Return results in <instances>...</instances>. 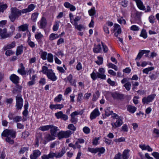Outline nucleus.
<instances>
[{
    "instance_id": "1",
    "label": "nucleus",
    "mask_w": 159,
    "mask_h": 159,
    "mask_svg": "<svg viewBox=\"0 0 159 159\" xmlns=\"http://www.w3.org/2000/svg\"><path fill=\"white\" fill-rule=\"evenodd\" d=\"M35 5L33 4L29 5L28 7L21 10H19L16 7L11 8V12L9 16V18L12 22H14L16 19L21 15L22 14H26L32 11L35 8Z\"/></svg>"
},
{
    "instance_id": "2",
    "label": "nucleus",
    "mask_w": 159,
    "mask_h": 159,
    "mask_svg": "<svg viewBox=\"0 0 159 159\" xmlns=\"http://www.w3.org/2000/svg\"><path fill=\"white\" fill-rule=\"evenodd\" d=\"M66 152V150L65 148H62L61 152H54L52 151H50L48 154H43L41 157V159H53L54 157L59 158L62 157Z\"/></svg>"
},
{
    "instance_id": "3",
    "label": "nucleus",
    "mask_w": 159,
    "mask_h": 159,
    "mask_svg": "<svg viewBox=\"0 0 159 159\" xmlns=\"http://www.w3.org/2000/svg\"><path fill=\"white\" fill-rule=\"evenodd\" d=\"M16 132L13 130L5 129L2 133V135L3 136L7 137L6 141L10 144H12L14 143V141L12 139L16 137Z\"/></svg>"
},
{
    "instance_id": "4",
    "label": "nucleus",
    "mask_w": 159,
    "mask_h": 159,
    "mask_svg": "<svg viewBox=\"0 0 159 159\" xmlns=\"http://www.w3.org/2000/svg\"><path fill=\"white\" fill-rule=\"evenodd\" d=\"M39 129L43 131H48L50 129V134L52 135L55 136L57 131L59 130L57 127L52 125L42 126H40Z\"/></svg>"
},
{
    "instance_id": "5",
    "label": "nucleus",
    "mask_w": 159,
    "mask_h": 159,
    "mask_svg": "<svg viewBox=\"0 0 159 159\" xmlns=\"http://www.w3.org/2000/svg\"><path fill=\"white\" fill-rule=\"evenodd\" d=\"M72 133V132L70 130H67L66 131H61L58 133L57 136L59 139H61L64 138H69Z\"/></svg>"
},
{
    "instance_id": "6",
    "label": "nucleus",
    "mask_w": 159,
    "mask_h": 159,
    "mask_svg": "<svg viewBox=\"0 0 159 159\" xmlns=\"http://www.w3.org/2000/svg\"><path fill=\"white\" fill-rule=\"evenodd\" d=\"M114 32L115 35L117 37L119 40L122 43H123V39L122 38L119 37L118 35L121 34V31L120 26L117 24H115L114 25Z\"/></svg>"
},
{
    "instance_id": "7",
    "label": "nucleus",
    "mask_w": 159,
    "mask_h": 159,
    "mask_svg": "<svg viewBox=\"0 0 159 159\" xmlns=\"http://www.w3.org/2000/svg\"><path fill=\"white\" fill-rule=\"evenodd\" d=\"M16 109H21L23 105V100L20 95H18L16 97Z\"/></svg>"
},
{
    "instance_id": "8",
    "label": "nucleus",
    "mask_w": 159,
    "mask_h": 159,
    "mask_svg": "<svg viewBox=\"0 0 159 159\" xmlns=\"http://www.w3.org/2000/svg\"><path fill=\"white\" fill-rule=\"evenodd\" d=\"M156 96L155 94H153L149 95L147 97H144L142 99V102L144 104L145 103L148 104L149 102L152 101Z\"/></svg>"
},
{
    "instance_id": "9",
    "label": "nucleus",
    "mask_w": 159,
    "mask_h": 159,
    "mask_svg": "<svg viewBox=\"0 0 159 159\" xmlns=\"http://www.w3.org/2000/svg\"><path fill=\"white\" fill-rule=\"evenodd\" d=\"M46 75L48 79L53 81H55L57 80V77L55 73L52 69H50Z\"/></svg>"
},
{
    "instance_id": "10",
    "label": "nucleus",
    "mask_w": 159,
    "mask_h": 159,
    "mask_svg": "<svg viewBox=\"0 0 159 159\" xmlns=\"http://www.w3.org/2000/svg\"><path fill=\"white\" fill-rule=\"evenodd\" d=\"M111 95L112 97L115 100H121L123 99L124 97V95L123 94L117 92L111 93Z\"/></svg>"
},
{
    "instance_id": "11",
    "label": "nucleus",
    "mask_w": 159,
    "mask_h": 159,
    "mask_svg": "<svg viewBox=\"0 0 159 159\" xmlns=\"http://www.w3.org/2000/svg\"><path fill=\"white\" fill-rule=\"evenodd\" d=\"M6 29L4 28L3 29H0V37L2 39H5L7 38H10V34H8Z\"/></svg>"
},
{
    "instance_id": "12",
    "label": "nucleus",
    "mask_w": 159,
    "mask_h": 159,
    "mask_svg": "<svg viewBox=\"0 0 159 159\" xmlns=\"http://www.w3.org/2000/svg\"><path fill=\"white\" fill-rule=\"evenodd\" d=\"M98 71L99 72H97V77L102 79H105L106 75L104 74L105 72L104 69L103 68H100Z\"/></svg>"
},
{
    "instance_id": "13",
    "label": "nucleus",
    "mask_w": 159,
    "mask_h": 159,
    "mask_svg": "<svg viewBox=\"0 0 159 159\" xmlns=\"http://www.w3.org/2000/svg\"><path fill=\"white\" fill-rule=\"evenodd\" d=\"M123 123V120L121 118L117 120L116 122L111 123V124L112 126V129H113L120 127L122 125Z\"/></svg>"
},
{
    "instance_id": "14",
    "label": "nucleus",
    "mask_w": 159,
    "mask_h": 159,
    "mask_svg": "<svg viewBox=\"0 0 159 159\" xmlns=\"http://www.w3.org/2000/svg\"><path fill=\"white\" fill-rule=\"evenodd\" d=\"M39 25V27L41 29L45 28L47 25V21L46 19L44 17H42L41 20L38 22Z\"/></svg>"
},
{
    "instance_id": "15",
    "label": "nucleus",
    "mask_w": 159,
    "mask_h": 159,
    "mask_svg": "<svg viewBox=\"0 0 159 159\" xmlns=\"http://www.w3.org/2000/svg\"><path fill=\"white\" fill-rule=\"evenodd\" d=\"M41 154V152L39 150H36L33 151V154L30 156L31 159H38V157Z\"/></svg>"
},
{
    "instance_id": "16",
    "label": "nucleus",
    "mask_w": 159,
    "mask_h": 159,
    "mask_svg": "<svg viewBox=\"0 0 159 159\" xmlns=\"http://www.w3.org/2000/svg\"><path fill=\"white\" fill-rule=\"evenodd\" d=\"M11 80L14 84H17L19 83L20 78L14 74H12L10 77Z\"/></svg>"
},
{
    "instance_id": "17",
    "label": "nucleus",
    "mask_w": 159,
    "mask_h": 159,
    "mask_svg": "<svg viewBox=\"0 0 159 159\" xmlns=\"http://www.w3.org/2000/svg\"><path fill=\"white\" fill-rule=\"evenodd\" d=\"M150 51L146 50H140L139 51L136 58L135 59L136 61H139L144 53H148Z\"/></svg>"
},
{
    "instance_id": "18",
    "label": "nucleus",
    "mask_w": 159,
    "mask_h": 159,
    "mask_svg": "<svg viewBox=\"0 0 159 159\" xmlns=\"http://www.w3.org/2000/svg\"><path fill=\"white\" fill-rule=\"evenodd\" d=\"M17 72L22 75H25L27 74V71L25 70V67L22 63L20 64V68L18 70Z\"/></svg>"
},
{
    "instance_id": "19",
    "label": "nucleus",
    "mask_w": 159,
    "mask_h": 159,
    "mask_svg": "<svg viewBox=\"0 0 159 159\" xmlns=\"http://www.w3.org/2000/svg\"><path fill=\"white\" fill-rule=\"evenodd\" d=\"M79 114V113L76 111L73 112L71 114V119L70 121L72 123L75 124L77 122V119L75 117V116Z\"/></svg>"
},
{
    "instance_id": "20",
    "label": "nucleus",
    "mask_w": 159,
    "mask_h": 159,
    "mask_svg": "<svg viewBox=\"0 0 159 159\" xmlns=\"http://www.w3.org/2000/svg\"><path fill=\"white\" fill-rule=\"evenodd\" d=\"M100 113L98 109L96 108L91 113L90 118L91 120L95 119L96 117L99 116Z\"/></svg>"
},
{
    "instance_id": "21",
    "label": "nucleus",
    "mask_w": 159,
    "mask_h": 159,
    "mask_svg": "<svg viewBox=\"0 0 159 159\" xmlns=\"http://www.w3.org/2000/svg\"><path fill=\"white\" fill-rule=\"evenodd\" d=\"M64 107V105L61 104H51L49 106V108L52 110L57 109H61Z\"/></svg>"
},
{
    "instance_id": "22",
    "label": "nucleus",
    "mask_w": 159,
    "mask_h": 159,
    "mask_svg": "<svg viewBox=\"0 0 159 159\" xmlns=\"http://www.w3.org/2000/svg\"><path fill=\"white\" fill-rule=\"evenodd\" d=\"M68 146L69 147L73 148L74 150L78 148L79 149V150H80V148L81 147V145L77 141L75 142L74 144L71 143L69 144Z\"/></svg>"
},
{
    "instance_id": "23",
    "label": "nucleus",
    "mask_w": 159,
    "mask_h": 159,
    "mask_svg": "<svg viewBox=\"0 0 159 159\" xmlns=\"http://www.w3.org/2000/svg\"><path fill=\"white\" fill-rule=\"evenodd\" d=\"M73 76L71 74H70L67 77V79L69 82L71 84V85L76 86V81L75 80H72Z\"/></svg>"
},
{
    "instance_id": "24",
    "label": "nucleus",
    "mask_w": 159,
    "mask_h": 159,
    "mask_svg": "<svg viewBox=\"0 0 159 159\" xmlns=\"http://www.w3.org/2000/svg\"><path fill=\"white\" fill-rule=\"evenodd\" d=\"M136 2L138 7L139 9L142 10H145V7L143 5V3L141 0H137V1H136Z\"/></svg>"
},
{
    "instance_id": "25",
    "label": "nucleus",
    "mask_w": 159,
    "mask_h": 159,
    "mask_svg": "<svg viewBox=\"0 0 159 159\" xmlns=\"http://www.w3.org/2000/svg\"><path fill=\"white\" fill-rule=\"evenodd\" d=\"M109 108L110 107H107L106 109L105 110V113L104 114L105 116H104L103 115H102L103 118H106V116H109L111 115H112L113 114V111H110L109 109Z\"/></svg>"
},
{
    "instance_id": "26",
    "label": "nucleus",
    "mask_w": 159,
    "mask_h": 159,
    "mask_svg": "<svg viewBox=\"0 0 159 159\" xmlns=\"http://www.w3.org/2000/svg\"><path fill=\"white\" fill-rule=\"evenodd\" d=\"M15 87L16 88L14 89L12 91L13 93H16L20 92H21L22 89V86L17 84Z\"/></svg>"
},
{
    "instance_id": "27",
    "label": "nucleus",
    "mask_w": 159,
    "mask_h": 159,
    "mask_svg": "<svg viewBox=\"0 0 159 159\" xmlns=\"http://www.w3.org/2000/svg\"><path fill=\"white\" fill-rule=\"evenodd\" d=\"M129 150L128 149L125 150L122 154V157L123 159H127L129 157Z\"/></svg>"
},
{
    "instance_id": "28",
    "label": "nucleus",
    "mask_w": 159,
    "mask_h": 159,
    "mask_svg": "<svg viewBox=\"0 0 159 159\" xmlns=\"http://www.w3.org/2000/svg\"><path fill=\"white\" fill-rule=\"evenodd\" d=\"M55 136L52 135L50 134H48L45 136L44 138L48 141H50L55 139Z\"/></svg>"
},
{
    "instance_id": "29",
    "label": "nucleus",
    "mask_w": 159,
    "mask_h": 159,
    "mask_svg": "<svg viewBox=\"0 0 159 159\" xmlns=\"http://www.w3.org/2000/svg\"><path fill=\"white\" fill-rule=\"evenodd\" d=\"M128 111L131 113H134L136 110V108L131 105H129L127 106Z\"/></svg>"
},
{
    "instance_id": "30",
    "label": "nucleus",
    "mask_w": 159,
    "mask_h": 159,
    "mask_svg": "<svg viewBox=\"0 0 159 159\" xmlns=\"http://www.w3.org/2000/svg\"><path fill=\"white\" fill-rule=\"evenodd\" d=\"M23 46L22 45L18 47L17 48L16 51V56H18L21 54L23 51Z\"/></svg>"
},
{
    "instance_id": "31",
    "label": "nucleus",
    "mask_w": 159,
    "mask_h": 159,
    "mask_svg": "<svg viewBox=\"0 0 159 159\" xmlns=\"http://www.w3.org/2000/svg\"><path fill=\"white\" fill-rule=\"evenodd\" d=\"M16 46V43L15 41H13L11 43L7 44L4 48V50H6L7 49H10L13 48Z\"/></svg>"
},
{
    "instance_id": "32",
    "label": "nucleus",
    "mask_w": 159,
    "mask_h": 159,
    "mask_svg": "<svg viewBox=\"0 0 159 159\" xmlns=\"http://www.w3.org/2000/svg\"><path fill=\"white\" fill-rule=\"evenodd\" d=\"M28 25L27 24H24L18 27L19 30L20 31H24L28 29Z\"/></svg>"
},
{
    "instance_id": "33",
    "label": "nucleus",
    "mask_w": 159,
    "mask_h": 159,
    "mask_svg": "<svg viewBox=\"0 0 159 159\" xmlns=\"http://www.w3.org/2000/svg\"><path fill=\"white\" fill-rule=\"evenodd\" d=\"M59 37H60V36L58 35L57 34L52 33L50 35L49 39L50 41H52L58 38Z\"/></svg>"
},
{
    "instance_id": "34",
    "label": "nucleus",
    "mask_w": 159,
    "mask_h": 159,
    "mask_svg": "<svg viewBox=\"0 0 159 159\" xmlns=\"http://www.w3.org/2000/svg\"><path fill=\"white\" fill-rule=\"evenodd\" d=\"M49 70L50 69H48V67L45 66H43L42 67V69L40 72H42L43 74L47 75Z\"/></svg>"
},
{
    "instance_id": "35",
    "label": "nucleus",
    "mask_w": 159,
    "mask_h": 159,
    "mask_svg": "<svg viewBox=\"0 0 159 159\" xmlns=\"http://www.w3.org/2000/svg\"><path fill=\"white\" fill-rule=\"evenodd\" d=\"M101 50V45L99 44L97 46L94 48L93 49V52L95 53L99 52Z\"/></svg>"
},
{
    "instance_id": "36",
    "label": "nucleus",
    "mask_w": 159,
    "mask_h": 159,
    "mask_svg": "<svg viewBox=\"0 0 159 159\" xmlns=\"http://www.w3.org/2000/svg\"><path fill=\"white\" fill-rule=\"evenodd\" d=\"M7 7V4L0 3V12H3Z\"/></svg>"
},
{
    "instance_id": "37",
    "label": "nucleus",
    "mask_w": 159,
    "mask_h": 159,
    "mask_svg": "<svg viewBox=\"0 0 159 159\" xmlns=\"http://www.w3.org/2000/svg\"><path fill=\"white\" fill-rule=\"evenodd\" d=\"M41 52L40 56L41 58L44 60H46L47 59V56L48 54L47 53L43 51H41Z\"/></svg>"
},
{
    "instance_id": "38",
    "label": "nucleus",
    "mask_w": 159,
    "mask_h": 159,
    "mask_svg": "<svg viewBox=\"0 0 159 159\" xmlns=\"http://www.w3.org/2000/svg\"><path fill=\"white\" fill-rule=\"evenodd\" d=\"M27 42L29 46L31 48H34L35 47V44L34 42L30 40V37L28 38Z\"/></svg>"
},
{
    "instance_id": "39",
    "label": "nucleus",
    "mask_w": 159,
    "mask_h": 159,
    "mask_svg": "<svg viewBox=\"0 0 159 159\" xmlns=\"http://www.w3.org/2000/svg\"><path fill=\"white\" fill-rule=\"evenodd\" d=\"M154 69V67H150L148 68L144 69L143 70V73H146L147 74H148L149 71L152 70Z\"/></svg>"
},
{
    "instance_id": "40",
    "label": "nucleus",
    "mask_w": 159,
    "mask_h": 159,
    "mask_svg": "<svg viewBox=\"0 0 159 159\" xmlns=\"http://www.w3.org/2000/svg\"><path fill=\"white\" fill-rule=\"evenodd\" d=\"M47 59L49 62H53V56L52 54L51 53H49L48 54Z\"/></svg>"
},
{
    "instance_id": "41",
    "label": "nucleus",
    "mask_w": 159,
    "mask_h": 159,
    "mask_svg": "<svg viewBox=\"0 0 159 159\" xmlns=\"http://www.w3.org/2000/svg\"><path fill=\"white\" fill-rule=\"evenodd\" d=\"M38 15V13L37 12L34 13L32 14L31 19L34 22H35L36 21Z\"/></svg>"
},
{
    "instance_id": "42",
    "label": "nucleus",
    "mask_w": 159,
    "mask_h": 159,
    "mask_svg": "<svg viewBox=\"0 0 159 159\" xmlns=\"http://www.w3.org/2000/svg\"><path fill=\"white\" fill-rule=\"evenodd\" d=\"M99 92L98 91L96 92L95 94L93 95V97L92 99L93 101H96L99 98Z\"/></svg>"
},
{
    "instance_id": "43",
    "label": "nucleus",
    "mask_w": 159,
    "mask_h": 159,
    "mask_svg": "<svg viewBox=\"0 0 159 159\" xmlns=\"http://www.w3.org/2000/svg\"><path fill=\"white\" fill-rule=\"evenodd\" d=\"M140 36L143 37L144 39H146L147 38V34L145 30L143 29L142 30Z\"/></svg>"
},
{
    "instance_id": "44",
    "label": "nucleus",
    "mask_w": 159,
    "mask_h": 159,
    "mask_svg": "<svg viewBox=\"0 0 159 159\" xmlns=\"http://www.w3.org/2000/svg\"><path fill=\"white\" fill-rule=\"evenodd\" d=\"M98 60L96 61V63L99 65L102 64L103 61V58L102 57L98 56Z\"/></svg>"
},
{
    "instance_id": "45",
    "label": "nucleus",
    "mask_w": 159,
    "mask_h": 159,
    "mask_svg": "<svg viewBox=\"0 0 159 159\" xmlns=\"http://www.w3.org/2000/svg\"><path fill=\"white\" fill-rule=\"evenodd\" d=\"M89 15L91 16H94L96 13V11L94 7L91 8L88 11Z\"/></svg>"
},
{
    "instance_id": "46",
    "label": "nucleus",
    "mask_w": 159,
    "mask_h": 159,
    "mask_svg": "<svg viewBox=\"0 0 159 159\" xmlns=\"http://www.w3.org/2000/svg\"><path fill=\"white\" fill-rule=\"evenodd\" d=\"M62 98V96L61 94H60L58 95L54 99V101L56 102H60Z\"/></svg>"
},
{
    "instance_id": "47",
    "label": "nucleus",
    "mask_w": 159,
    "mask_h": 159,
    "mask_svg": "<svg viewBox=\"0 0 159 159\" xmlns=\"http://www.w3.org/2000/svg\"><path fill=\"white\" fill-rule=\"evenodd\" d=\"M131 86V84L129 82H127L124 85V86L127 91L130 90Z\"/></svg>"
},
{
    "instance_id": "48",
    "label": "nucleus",
    "mask_w": 159,
    "mask_h": 159,
    "mask_svg": "<svg viewBox=\"0 0 159 159\" xmlns=\"http://www.w3.org/2000/svg\"><path fill=\"white\" fill-rule=\"evenodd\" d=\"M10 29H11V31L7 33L8 34H10V38L12 36L13 32L15 30V28L13 25H11L10 27Z\"/></svg>"
},
{
    "instance_id": "49",
    "label": "nucleus",
    "mask_w": 159,
    "mask_h": 159,
    "mask_svg": "<svg viewBox=\"0 0 159 159\" xmlns=\"http://www.w3.org/2000/svg\"><path fill=\"white\" fill-rule=\"evenodd\" d=\"M63 114V112L62 111H60L55 114V116L57 119H61Z\"/></svg>"
},
{
    "instance_id": "50",
    "label": "nucleus",
    "mask_w": 159,
    "mask_h": 159,
    "mask_svg": "<svg viewBox=\"0 0 159 159\" xmlns=\"http://www.w3.org/2000/svg\"><path fill=\"white\" fill-rule=\"evenodd\" d=\"M107 66L110 67L116 70H118L117 67L115 65L111 63H108Z\"/></svg>"
},
{
    "instance_id": "51",
    "label": "nucleus",
    "mask_w": 159,
    "mask_h": 159,
    "mask_svg": "<svg viewBox=\"0 0 159 159\" xmlns=\"http://www.w3.org/2000/svg\"><path fill=\"white\" fill-rule=\"evenodd\" d=\"M29 132L27 131H25L24 132L22 133V137L24 139H25L29 136Z\"/></svg>"
},
{
    "instance_id": "52",
    "label": "nucleus",
    "mask_w": 159,
    "mask_h": 159,
    "mask_svg": "<svg viewBox=\"0 0 159 159\" xmlns=\"http://www.w3.org/2000/svg\"><path fill=\"white\" fill-rule=\"evenodd\" d=\"M118 22L120 24H123L125 25L126 23V22L125 19H123V17H121L120 18L117 20Z\"/></svg>"
},
{
    "instance_id": "53",
    "label": "nucleus",
    "mask_w": 159,
    "mask_h": 159,
    "mask_svg": "<svg viewBox=\"0 0 159 159\" xmlns=\"http://www.w3.org/2000/svg\"><path fill=\"white\" fill-rule=\"evenodd\" d=\"M111 117L113 119L119 120L121 118V116H119L116 113H113L111 116Z\"/></svg>"
},
{
    "instance_id": "54",
    "label": "nucleus",
    "mask_w": 159,
    "mask_h": 159,
    "mask_svg": "<svg viewBox=\"0 0 159 159\" xmlns=\"http://www.w3.org/2000/svg\"><path fill=\"white\" fill-rule=\"evenodd\" d=\"M22 117L21 116H17L14 117L13 120L14 121L16 122H18L20 121Z\"/></svg>"
},
{
    "instance_id": "55",
    "label": "nucleus",
    "mask_w": 159,
    "mask_h": 159,
    "mask_svg": "<svg viewBox=\"0 0 159 159\" xmlns=\"http://www.w3.org/2000/svg\"><path fill=\"white\" fill-rule=\"evenodd\" d=\"M58 27L59 22L58 21H56L53 27V30L54 31H57L58 29Z\"/></svg>"
},
{
    "instance_id": "56",
    "label": "nucleus",
    "mask_w": 159,
    "mask_h": 159,
    "mask_svg": "<svg viewBox=\"0 0 159 159\" xmlns=\"http://www.w3.org/2000/svg\"><path fill=\"white\" fill-rule=\"evenodd\" d=\"M84 132L86 134H88L90 132V129L88 127L85 126L83 128Z\"/></svg>"
},
{
    "instance_id": "57",
    "label": "nucleus",
    "mask_w": 159,
    "mask_h": 159,
    "mask_svg": "<svg viewBox=\"0 0 159 159\" xmlns=\"http://www.w3.org/2000/svg\"><path fill=\"white\" fill-rule=\"evenodd\" d=\"M14 53V52L11 50H8L6 51L5 54L7 56H10Z\"/></svg>"
},
{
    "instance_id": "58",
    "label": "nucleus",
    "mask_w": 159,
    "mask_h": 159,
    "mask_svg": "<svg viewBox=\"0 0 159 159\" xmlns=\"http://www.w3.org/2000/svg\"><path fill=\"white\" fill-rule=\"evenodd\" d=\"M88 150L90 152L93 153H97V148H88Z\"/></svg>"
},
{
    "instance_id": "59",
    "label": "nucleus",
    "mask_w": 159,
    "mask_h": 159,
    "mask_svg": "<svg viewBox=\"0 0 159 159\" xmlns=\"http://www.w3.org/2000/svg\"><path fill=\"white\" fill-rule=\"evenodd\" d=\"M68 128L70 130L75 131L76 130V128L73 124H70L68 126Z\"/></svg>"
},
{
    "instance_id": "60",
    "label": "nucleus",
    "mask_w": 159,
    "mask_h": 159,
    "mask_svg": "<svg viewBox=\"0 0 159 159\" xmlns=\"http://www.w3.org/2000/svg\"><path fill=\"white\" fill-rule=\"evenodd\" d=\"M125 138L124 137H121L120 138H119L118 139H115L114 140V141L116 142H123L125 141Z\"/></svg>"
},
{
    "instance_id": "61",
    "label": "nucleus",
    "mask_w": 159,
    "mask_h": 159,
    "mask_svg": "<svg viewBox=\"0 0 159 159\" xmlns=\"http://www.w3.org/2000/svg\"><path fill=\"white\" fill-rule=\"evenodd\" d=\"M35 37L36 39H40L42 38L43 35L40 33H39L35 34Z\"/></svg>"
},
{
    "instance_id": "62",
    "label": "nucleus",
    "mask_w": 159,
    "mask_h": 159,
    "mask_svg": "<svg viewBox=\"0 0 159 159\" xmlns=\"http://www.w3.org/2000/svg\"><path fill=\"white\" fill-rule=\"evenodd\" d=\"M28 148L27 147L21 148L20 149V153L21 154H23L25 152L27 151L28 150Z\"/></svg>"
},
{
    "instance_id": "63",
    "label": "nucleus",
    "mask_w": 159,
    "mask_h": 159,
    "mask_svg": "<svg viewBox=\"0 0 159 159\" xmlns=\"http://www.w3.org/2000/svg\"><path fill=\"white\" fill-rule=\"evenodd\" d=\"M155 20V18L154 16L151 15L149 17V20L150 23L153 24L154 22V20Z\"/></svg>"
},
{
    "instance_id": "64",
    "label": "nucleus",
    "mask_w": 159,
    "mask_h": 159,
    "mask_svg": "<svg viewBox=\"0 0 159 159\" xmlns=\"http://www.w3.org/2000/svg\"><path fill=\"white\" fill-rule=\"evenodd\" d=\"M152 155L156 159H159V153L158 152H155L152 153Z\"/></svg>"
}]
</instances>
